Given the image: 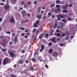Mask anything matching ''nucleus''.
I'll return each mask as SVG.
<instances>
[{
  "mask_svg": "<svg viewBox=\"0 0 77 77\" xmlns=\"http://www.w3.org/2000/svg\"><path fill=\"white\" fill-rule=\"evenodd\" d=\"M11 62V60L8 57H6L4 59L3 62V64L4 65H5L7 63H9Z\"/></svg>",
  "mask_w": 77,
  "mask_h": 77,
  "instance_id": "obj_1",
  "label": "nucleus"
},
{
  "mask_svg": "<svg viewBox=\"0 0 77 77\" xmlns=\"http://www.w3.org/2000/svg\"><path fill=\"white\" fill-rule=\"evenodd\" d=\"M56 8L57 9V10L56 9L54 11L55 12H57V11H60L61 10V9H60V8H61V6L59 5H56Z\"/></svg>",
  "mask_w": 77,
  "mask_h": 77,
  "instance_id": "obj_2",
  "label": "nucleus"
},
{
  "mask_svg": "<svg viewBox=\"0 0 77 77\" xmlns=\"http://www.w3.org/2000/svg\"><path fill=\"white\" fill-rule=\"evenodd\" d=\"M8 51L11 56L12 57H14L15 56L14 55V52H13L11 51L9 49Z\"/></svg>",
  "mask_w": 77,
  "mask_h": 77,
  "instance_id": "obj_3",
  "label": "nucleus"
},
{
  "mask_svg": "<svg viewBox=\"0 0 77 77\" xmlns=\"http://www.w3.org/2000/svg\"><path fill=\"white\" fill-rule=\"evenodd\" d=\"M10 6L9 5H6L5 6V9L6 10H9L10 9Z\"/></svg>",
  "mask_w": 77,
  "mask_h": 77,
  "instance_id": "obj_4",
  "label": "nucleus"
},
{
  "mask_svg": "<svg viewBox=\"0 0 77 77\" xmlns=\"http://www.w3.org/2000/svg\"><path fill=\"white\" fill-rule=\"evenodd\" d=\"M10 22L11 23H15V20L14 19L13 17H12L10 20Z\"/></svg>",
  "mask_w": 77,
  "mask_h": 77,
  "instance_id": "obj_5",
  "label": "nucleus"
},
{
  "mask_svg": "<svg viewBox=\"0 0 77 77\" xmlns=\"http://www.w3.org/2000/svg\"><path fill=\"white\" fill-rule=\"evenodd\" d=\"M74 31H76L77 30V24L75 25L74 27Z\"/></svg>",
  "mask_w": 77,
  "mask_h": 77,
  "instance_id": "obj_6",
  "label": "nucleus"
},
{
  "mask_svg": "<svg viewBox=\"0 0 77 77\" xmlns=\"http://www.w3.org/2000/svg\"><path fill=\"white\" fill-rule=\"evenodd\" d=\"M40 11H41V6L39 7L37 11V13L39 14V13L40 12Z\"/></svg>",
  "mask_w": 77,
  "mask_h": 77,
  "instance_id": "obj_7",
  "label": "nucleus"
},
{
  "mask_svg": "<svg viewBox=\"0 0 77 77\" xmlns=\"http://www.w3.org/2000/svg\"><path fill=\"white\" fill-rule=\"evenodd\" d=\"M64 25V23H63V22H61L60 23V27L61 29H62V28L63 26Z\"/></svg>",
  "mask_w": 77,
  "mask_h": 77,
  "instance_id": "obj_8",
  "label": "nucleus"
},
{
  "mask_svg": "<svg viewBox=\"0 0 77 77\" xmlns=\"http://www.w3.org/2000/svg\"><path fill=\"white\" fill-rule=\"evenodd\" d=\"M54 35L55 36H59L60 35V33H56Z\"/></svg>",
  "mask_w": 77,
  "mask_h": 77,
  "instance_id": "obj_9",
  "label": "nucleus"
},
{
  "mask_svg": "<svg viewBox=\"0 0 77 77\" xmlns=\"http://www.w3.org/2000/svg\"><path fill=\"white\" fill-rule=\"evenodd\" d=\"M29 70L32 71H33L35 70V69H34V68H33V67H31L30 68Z\"/></svg>",
  "mask_w": 77,
  "mask_h": 77,
  "instance_id": "obj_10",
  "label": "nucleus"
},
{
  "mask_svg": "<svg viewBox=\"0 0 77 77\" xmlns=\"http://www.w3.org/2000/svg\"><path fill=\"white\" fill-rule=\"evenodd\" d=\"M53 49H50L48 53H49L50 54H51V53H52V52H53Z\"/></svg>",
  "mask_w": 77,
  "mask_h": 77,
  "instance_id": "obj_11",
  "label": "nucleus"
},
{
  "mask_svg": "<svg viewBox=\"0 0 77 77\" xmlns=\"http://www.w3.org/2000/svg\"><path fill=\"white\" fill-rule=\"evenodd\" d=\"M57 17H58V18H64V17L63 16L60 15H57Z\"/></svg>",
  "mask_w": 77,
  "mask_h": 77,
  "instance_id": "obj_12",
  "label": "nucleus"
},
{
  "mask_svg": "<svg viewBox=\"0 0 77 77\" xmlns=\"http://www.w3.org/2000/svg\"><path fill=\"white\" fill-rule=\"evenodd\" d=\"M37 17H38V19H41V17H42V15L41 14L39 15H38L36 16Z\"/></svg>",
  "mask_w": 77,
  "mask_h": 77,
  "instance_id": "obj_13",
  "label": "nucleus"
},
{
  "mask_svg": "<svg viewBox=\"0 0 77 77\" xmlns=\"http://www.w3.org/2000/svg\"><path fill=\"white\" fill-rule=\"evenodd\" d=\"M17 39H18V37L17 36H16L15 37H14V42H17Z\"/></svg>",
  "mask_w": 77,
  "mask_h": 77,
  "instance_id": "obj_14",
  "label": "nucleus"
},
{
  "mask_svg": "<svg viewBox=\"0 0 77 77\" xmlns=\"http://www.w3.org/2000/svg\"><path fill=\"white\" fill-rule=\"evenodd\" d=\"M39 32H40V29H37V31H36V34L37 35H37H38V33H39Z\"/></svg>",
  "mask_w": 77,
  "mask_h": 77,
  "instance_id": "obj_15",
  "label": "nucleus"
},
{
  "mask_svg": "<svg viewBox=\"0 0 77 77\" xmlns=\"http://www.w3.org/2000/svg\"><path fill=\"white\" fill-rule=\"evenodd\" d=\"M61 8L62 9H66V7L64 5L62 6Z\"/></svg>",
  "mask_w": 77,
  "mask_h": 77,
  "instance_id": "obj_16",
  "label": "nucleus"
},
{
  "mask_svg": "<svg viewBox=\"0 0 77 77\" xmlns=\"http://www.w3.org/2000/svg\"><path fill=\"white\" fill-rule=\"evenodd\" d=\"M53 32V30H51L49 34L50 35L52 36V33Z\"/></svg>",
  "mask_w": 77,
  "mask_h": 77,
  "instance_id": "obj_17",
  "label": "nucleus"
},
{
  "mask_svg": "<svg viewBox=\"0 0 77 77\" xmlns=\"http://www.w3.org/2000/svg\"><path fill=\"white\" fill-rule=\"evenodd\" d=\"M55 8H53L51 9V12L53 13L55 11Z\"/></svg>",
  "mask_w": 77,
  "mask_h": 77,
  "instance_id": "obj_18",
  "label": "nucleus"
},
{
  "mask_svg": "<svg viewBox=\"0 0 77 77\" xmlns=\"http://www.w3.org/2000/svg\"><path fill=\"white\" fill-rule=\"evenodd\" d=\"M54 57H57V53H54Z\"/></svg>",
  "mask_w": 77,
  "mask_h": 77,
  "instance_id": "obj_19",
  "label": "nucleus"
},
{
  "mask_svg": "<svg viewBox=\"0 0 77 77\" xmlns=\"http://www.w3.org/2000/svg\"><path fill=\"white\" fill-rule=\"evenodd\" d=\"M36 24L39 25V20H37L36 22H35Z\"/></svg>",
  "mask_w": 77,
  "mask_h": 77,
  "instance_id": "obj_20",
  "label": "nucleus"
},
{
  "mask_svg": "<svg viewBox=\"0 0 77 77\" xmlns=\"http://www.w3.org/2000/svg\"><path fill=\"white\" fill-rule=\"evenodd\" d=\"M23 62H24V61L22 60H19V63L20 64H22L23 63Z\"/></svg>",
  "mask_w": 77,
  "mask_h": 77,
  "instance_id": "obj_21",
  "label": "nucleus"
},
{
  "mask_svg": "<svg viewBox=\"0 0 77 77\" xmlns=\"http://www.w3.org/2000/svg\"><path fill=\"white\" fill-rule=\"evenodd\" d=\"M56 3H57V4H60V1L57 0V1H56Z\"/></svg>",
  "mask_w": 77,
  "mask_h": 77,
  "instance_id": "obj_22",
  "label": "nucleus"
},
{
  "mask_svg": "<svg viewBox=\"0 0 77 77\" xmlns=\"http://www.w3.org/2000/svg\"><path fill=\"white\" fill-rule=\"evenodd\" d=\"M19 29L22 30H24L25 29V28L20 27V28H19Z\"/></svg>",
  "mask_w": 77,
  "mask_h": 77,
  "instance_id": "obj_23",
  "label": "nucleus"
},
{
  "mask_svg": "<svg viewBox=\"0 0 77 77\" xmlns=\"http://www.w3.org/2000/svg\"><path fill=\"white\" fill-rule=\"evenodd\" d=\"M49 59L50 60V61H51L52 60V57H51V55H49Z\"/></svg>",
  "mask_w": 77,
  "mask_h": 77,
  "instance_id": "obj_24",
  "label": "nucleus"
},
{
  "mask_svg": "<svg viewBox=\"0 0 77 77\" xmlns=\"http://www.w3.org/2000/svg\"><path fill=\"white\" fill-rule=\"evenodd\" d=\"M36 24V23H34L33 26L34 27H38V25Z\"/></svg>",
  "mask_w": 77,
  "mask_h": 77,
  "instance_id": "obj_25",
  "label": "nucleus"
},
{
  "mask_svg": "<svg viewBox=\"0 0 77 77\" xmlns=\"http://www.w3.org/2000/svg\"><path fill=\"white\" fill-rule=\"evenodd\" d=\"M42 36H43V34H41V35H40L39 36V38L40 39H41V38H42Z\"/></svg>",
  "mask_w": 77,
  "mask_h": 77,
  "instance_id": "obj_26",
  "label": "nucleus"
},
{
  "mask_svg": "<svg viewBox=\"0 0 77 77\" xmlns=\"http://www.w3.org/2000/svg\"><path fill=\"white\" fill-rule=\"evenodd\" d=\"M52 41L53 42H54V43H56V41H55L54 40V38H52Z\"/></svg>",
  "mask_w": 77,
  "mask_h": 77,
  "instance_id": "obj_27",
  "label": "nucleus"
},
{
  "mask_svg": "<svg viewBox=\"0 0 77 77\" xmlns=\"http://www.w3.org/2000/svg\"><path fill=\"white\" fill-rule=\"evenodd\" d=\"M53 23L52 22L51 23V26H50V28H51L52 27H53Z\"/></svg>",
  "mask_w": 77,
  "mask_h": 77,
  "instance_id": "obj_28",
  "label": "nucleus"
},
{
  "mask_svg": "<svg viewBox=\"0 0 77 77\" xmlns=\"http://www.w3.org/2000/svg\"><path fill=\"white\" fill-rule=\"evenodd\" d=\"M62 21L63 22H65V23H67V21L65 20V19H63L62 20Z\"/></svg>",
  "mask_w": 77,
  "mask_h": 77,
  "instance_id": "obj_29",
  "label": "nucleus"
},
{
  "mask_svg": "<svg viewBox=\"0 0 77 77\" xmlns=\"http://www.w3.org/2000/svg\"><path fill=\"white\" fill-rule=\"evenodd\" d=\"M73 5L72 4H70L68 5V6H69V8H71Z\"/></svg>",
  "mask_w": 77,
  "mask_h": 77,
  "instance_id": "obj_30",
  "label": "nucleus"
},
{
  "mask_svg": "<svg viewBox=\"0 0 77 77\" xmlns=\"http://www.w3.org/2000/svg\"><path fill=\"white\" fill-rule=\"evenodd\" d=\"M26 12V11H25L24 10H23L22 11V14H25Z\"/></svg>",
  "mask_w": 77,
  "mask_h": 77,
  "instance_id": "obj_31",
  "label": "nucleus"
},
{
  "mask_svg": "<svg viewBox=\"0 0 77 77\" xmlns=\"http://www.w3.org/2000/svg\"><path fill=\"white\" fill-rule=\"evenodd\" d=\"M2 51L4 52V51H6V49H2Z\"/></svg>",
  "mask_w": 77,
  "mask_h": 77,
  "instance_id": "obj_32",
  "label": "nucleus"
},
{
  "mask_svg": "<svg viewBox=\"0 0 77 77\" xmlns=\"http://www.w3.org/2000/svg\"><path fill=\"white\" fill-rule=\"evenodd\" d=\"M48 45L49 47H50V46H51L52 45V43L51 42H50L49 43Z\"/></svg>",
  "mask_w": 77,
  "mask_h": 77,
  "instance_id": "obj_33",
  "label": "nucleus"
},
{
  "mask_svg": "<svg viewBox=\"0 0 77 77\" xmlns=\"http://www.w3.org/2000/svg\"><path fill=\"white\" fill-rule=\"evenodd\" d=\"M32 61H33V62H35L36 61V59H35V58H33L32 59Z\"/></svg>",
  "mask_w": 77,
  "mask_h": 77,
  "instance_id": "obj_34",
  "label": "nucleus"
},
{
  "mask_svg": "<svg viewBox=\"0 0 77 77\" xmlns=\"http://www.w3.org/2000/svg\"><path fill=\"white\" fill-rule=\"evenodd\" d=\"M37 38V36H35V38H34V40H33V42H35V41H36Z\"/></svg>",
  "mask_w": 77,
  "mask_h": 77,
  "instance_id": "obj_35",
  "label": "nucleus"
},
{
  "mask_svg": "<svg viewBox=\"0 0 77 77\" xmlns=\"http://www.w3.org/2000/svg\"><path fill=\"white\" fill-rule=\"evenodd\" d=\"M51 13L50 12L48 13V16L49 17H50V16H51Z\"/></svg>",
  "mask_w": 77,
  "mask_h": 77,
  "instance_id": "obj_36",
  "label": "nucleus"
},
{
  "mask_svg": "<svg viewBox=\"0 0 77 77\" xmlns=\"http://www.w3.org/2000/svg\"><path fill=\"white\" fill-rule=\"evenodd\" d=\"M44 48H41V49L40 50V52H41V51H43L44 50Z\"/></svg>",
  "mask_w": 77,
  "mask_h": 77,
  "instance_id": "obj_37",
  "label": "nucleus"
},
{
  "mask_svg": "<svg viewBox=\"0 0 77 77\" xmlns=\"http://www.w3.org/2000/svg\"><path fill=\"white\" fill-rule=\"evenodd\" d=\"M55 6V4H53L51 5L50 8H53V6Z\"/></svg>",
  "mask_w": 77,
  "mask_h": 77,
  "instance_id": "obj_38",
  "label": "nucleus"
},
{
  "mask_svg": "<svg viewBox=\"0 0 77 77\" xmlns=\"http://www.w3.org/2000/svg\"><path fill=\"white\" fill-rule=\"evenodd\" d=\"M6 41H5L4 42L2 43V45H4L5 44H6Z\"/></svg>",
  "mask_w": 77,
  "mask_h": 77,
  "instance_id": "obj_39",
  "label": "nucleus"
},
{
  "mask_svg": "<svg viewBox=\"0 0 77 77\" xmlns=\"http://www.w3.org/2000/svg\"><path fill=\"white\" fill-rule=\"evenodd\" d=\"M24 7H27V4L25 3L24 5Z\"/></svg>",
  "mask_w": 77,
  "mask_h": 77,
  "instance_id": "obj_40",
  "label": "nucleus"
},
{
  "mask_svg": "<svg viewBox=\"0 0 77 77\" xmlns=\"http://www.w3.org/2000/svg\"><path fill=\"white\" fill-rule=\"evenodd\" d=\"M36 28H34L32 31L34 33V32H35L36 31Z\"/></svg>",
  "mask_w": 77,
  "mask_h": 77,
  "instance_id": "obj_41",
  "label": "nucleus"
},
{
  "mask_svg": "<svg viewBox=\"0 0 77 77\" xmlns=\"http://www.w3.org/2000/svg\"><path fill=\"white\" fill-rule=\"evenodd\" d=\"M57 20L59 21H60V20H61V19H60V17H57Z\"/></svg>",
  "mask_w": 77,
  "mask_h": 77,
  "instance_id": "obj_42",
  "label": "nucleus"
},
{
  "mask_svg": "<svg viewBox=\"0 0 77 77\" xmlns=\"http://www.w3.org/2000/svg\"><path fill=\"white\" fill-rule=\"evenodd\" d=\"M43 18L44 20H45L46 19V17L45 16H43Z\"/></svg>",
  "mask_w": 77,
  "mask_h": 77,
  "instance_id": "obj_43",
  "label": "nucleus"
},
{
  "mask_svg": "<svg viewBox=\"0 0 77 77\" xmlns=\"http://www.w3.org/2000/svg\"><path fill=\"white\" fill-rule=\"evenodd\" d=\"M5 38V36L2 35L0 37V38Z\"/></svg>",
  "mask_w": 77,
  "mask_h": 77,
  "instance_id": "obj_44",
  "label": "nucleus"
},
{
  "mask_svg": "<svg viewBox=\"0 0 77 77\" xmlns=\"http://www.w3.org/2000/svg\"><path fill=\"white\" fill-rule=\"evenodd\" d=\"M17 1V0H12V2L13 3H14V2H16V1Z\"/></svg>",
  "mask_w": 77,
  "mask_h": 77,
  "instance_id": "obj_45",
  "label": "nucleus"
},
{
  "mask_svg": "<svg viewBox=\"0 0 77 77\" xmlns=\"http://www.w3.org/2000/svg\"><path fill=\"white\" fill-rule=\"evenodd\" d=\"M66 40H69V37H67L66 38Z\"/></svg>",
  "mask_w": 77,
  "mask_h": 77,
  "instance_id": "obj_46",
  "label": "nucleus"
},
{
  "mask_svg": "<svg viewBox=\"0 0 77 77\" xmlns=\"http://www.w3.org/2000/svg\"><path fill=\"white\" fill-rule=\"evenodd\" d=\"M45 66L46 68H48V66L47 64H45Z\"/></svg>",
  "mask_w": 77,
  "mask_h": 77,
  "instance_id": "obj_47",
  "label": "nucleus"
},
{
  "mask_svg": "<svg viewBox=\"0 0 77 77\" xmlns=\"http://www.w3.org/2000/svg\"><path fill=\"white\" fill-rule=\"evenodd\" d=\"M21 23H25V21H24V20H23L22 21Z\"/></svg>",
  "mask_w": 77,
  "mask_h": 77,
  "instance_id": "obj_48",
  "label": "nucleus"
},
{
  "mask_svg": "<svg viewBox=\"0 0 77 77\" xmlns=\"http://www.w3.org/2000/svg\"><path fill=\"white\" fill-rule=\"evenodd\" d=\"M26 15L28 17H30V14H28V13H27L26 14Z\"/></svg>",
  "mask_w": 77,
  "mask_h": 77,
  "instance_id": "obj_49",
  "label": "nucleus"
},
{
  "mask_svg": "<svg viewBox=\"0 0 77 77\" xmlns=\"http://www.w3.org/2000/svg\"><path fill=\"white\" fill-rule=\"evenodd\" d=\"M0 5H2V6H4V5H5V4H3V3H1Z\"/></svg>",
  "mask_w": 77,
  "mask_h": 77,
  "instance_id": "obj_50",
  "label": "nucleus"
},
{
  "mask_svg": "<svg viewBox=\"0 0 77 77\" xmlns=\"http://www.w3.org/2000/svg\"><path fill=\"white\" fill-rule=\"evenodd\" d=\"M12 70V69L11 68L9 69H8V71H11V70Z\"/></svg>",
  "mask_w": 77,
  "mask_h": 77,
  "instance_id": "obj_51",
  "label": "nucleus"
},
{
  "mask_svg": "<svg viewBox=\"0 0 77 77\" xmlns=\"http://www.w3.org/2000/svg\"><path fill=\"white\" fill-rule=\"evenodd\" d=\"M45 46H44V45H42V47H41V48H44V47H45Z\"/></svg>",
  "mask_w": 77,
  "mask_h": 77,
  "instance_id": "obj_52",
  "label": "nucleus"
},
{
  "mask_svg": "<svg viewBox=\"0 0 77 77\" xmlns=\"http://www.w3.org/2000/svg\"><path fill=\"white\" fill-rule=\"evenodd\" d=\"M0 65H2V59H1L0 58Z\"/></svg>",
  "mask_w": 77,
  "mask_h": 77,
  "instance_id": "obj_53",
  "label": "nucleus"
},
{
  "mask_svg": "<svg viewBox=\"0 0 77 77\" xmlns=\"http://www.w3.org/2000/svg\"><path fill=\"white\" fill-rule=\"evenodd\" d=\"M54 27H57V24H55L54 26Z\"/></svg>",
  "mask_w": 77,
  "mask_h": 77,
  "instance_id": "obj_54",
  "label": "nucleus"
},
{
  "mask_svg": "<svg viewBox=\"0 0 77 77\" xmlns=\"http://www.w3.org/2000/svg\"><path fill=\"white\" fill-rule=\"evenodd\" d=\"M6 33H8V34H10V33H11V32L10 31L7 32H6Z\"/></svg>",
  "mask_w": 77,
  "mask_h": 77,
  "instance_id": "obj_55",
  "label": "nucleus"
},
{
  "mask_svg": "<svg viewBox=\"0 0 77 77\" xmlns=\"http://www.w3.org/2000/svg\"><path fill=\"white\" fill-rule=\"evenodd\" d=\"M21 53H25V51L24 50H23L22 51Z\"/></svg>",
  "mask_w": 77,
  "mask_h": 77,
  "instance_id": "obj_56",
  "label": "nucleus"
},
{
  "mask_svg": "<svg viewBox=\"0 0 77 77\" xmlns=\"http://www.w3.org/2000/svg\"><path fill=\"white\" fill-rule=\"evenodd\" d=\"M45 35L46 36H49V35L48 34V33L46 34Z\"/></svg>",
  "mask_w": 77,
  "mask_h": 77,
  "instance_id": "obj_57",
  "label": "nucleus"
},
{
  "mask_svg": "<svg viewBox=\"0 0 77 77\" xmlns=\"http://www.w3.org/2000/svg\"><path fill=\"white\" fill-rule=\"evenodd\" d=\"M73 38H74V36L72 35L71 36H70V38H71V39H73Z\"/></svg>",
  "mask_w": 77,
  "mask_h": 77,
  "instance_id": "obj_58",
  "label": "nucleus"
},
{
  "mask_svg": "<svg viewBox=\"0 0 77 77\" xmlns=\"http://www.w3.org/2000/svg\"><path fill=\"white\" fill-rule=\"evenodd\" d=\"M2 20H3L2 18H0V22L2 21Z\"/></svg>",
  "mask_w": 77,
  "mask_h": 77,
  "instance_id": "obj_59",
  "label": "nucleus"
},
{
  "mask_svg": "<svg viewBox=\"0 0 77 77\" xmlns=\"http://www.w3.org/2000/svg\"><path fill=\"white\" fill-rule=\"evenodd\" d=\"M12 44V42H9V45H11Z\"/></svg>",
  "mask_w": 77,
  "mask_h": 77,
  "instance_id": "obj_60",
  "label": "nucleus"
},
{
  "mask_svg": "<svg viewBox=\"0 0 77 77\" xmlns=\"http://www.w3.org/2000/svg\"><path fill=\"white\" fill-rule=\"evenodd\" d=\"M29 21V20H26L25 21V23H27V22H28Z\"/></svg>",
  "mask_w": 77,
  "mask_h": 77,
  "instance_id": "obj_61",
  "label": "nucleus"
},
{
  "mask_svg": "<svg viewBox=\"0 0 77 77\" xmlns=\"http://www.w3.org/2000/svg\"><path fill=\"white\" fill-rule=\"evenodd\" d=\"M31 4V2H29L28 3V5H30Z\"/></svg>",
  "mask_w": 77,
  "mask_h": 77,
  "instance_id": "obj_62",
  "label": "nucleus"
},
{
  "mask_svg": "<svg viewBox=\"0 0 77 77\" xmlns=\"http://www.w3.org/2000/svg\"><path fill=\"white\" fill-rule=\"evenodd\" d=\"M34 4H35V5H36V4H37V2H36V1H35L34 2Z\"/></svg>",
  "mask_w": 77,
  "mask_h": 77,
  "instance_id": "obj_63",
  "label": "nucleus"
},
{
  "mask_svg": "<svg viewBox=\"0 0 77 77\" xmlns=\"http://www.w3.org/2000/svg\"><path fill=\"white\" fill-rule=\"evenodd\" d=\"M11 76L12 77H15V76H14V75H12Z\"/></svg>",
  "mask_w": 77,
  "mask_h": 77,
  "instance_id": "obj_64",
  "label": "nucleus"
}]
</instances>
